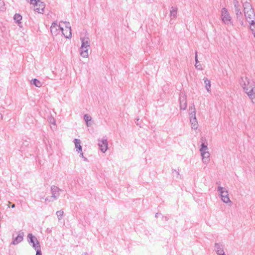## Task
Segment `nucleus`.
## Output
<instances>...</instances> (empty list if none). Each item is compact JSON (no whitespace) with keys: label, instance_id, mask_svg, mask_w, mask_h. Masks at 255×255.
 I'll list each match as a JSON object with an SVG mask.
<instances>
[{"label":"nucleus","instance_id":"obj_40","mask_svg":"<svg viewBox=\"0 0 255 255\" xmlns=\"http://www.w3.org/2000/svg\"><path fill=\"white\" fill-rule=\"evenodd\" d=\"M11 207L12 208H14L15 207V205L14 204H12V206H11Z\"/></svg>","mask_w":255,"mask_h":255},{"label":"nucleus","instance_id":"obj_14","mask_svg":"<svg viewBox=\"0 0 255 255\" xmlns=\"http://www.w3.org/2000/svg\"><path fill=\"white\" fill-rule=\"evenodd\" d=\"M45 8V4L42 1H40L38 4L35 6L34 10L39 13H43Z\"/></svg>","mask_w":255,"mask_h":255},{"label":"nucleus","instance_id":"obj_29","mask_svg":"<svg viewBox=\"0 0 255 255\" xmlns=\"http://www.w3.org/2000/svg\"><path fill=\"white\" fill-rule=\"evenodd\" d=\"M22 19V16L19 14H15L14 15V19L17 22H19Z\"/></svg>","mask_w":255,"mask_h":255},{"label":"nucleus","instance_id":"obj_30","mask_svg":"<svg viewBox=\"0 0 255 255\" xmlns=\"http://www.w3.org/2000/svg\"><path fill=\"white\" fill-rule=\"evenodd\" d=\"M27 1H29V0H27ZM39 0H30V4H33L34 5V6H36L38 4L39 2H40Z\"/></svg>","mask_w":255,"mask_h":255},{"label":"nucleus","instance_id":"obj_23","mask_svg":"<svg viewBox=\"0 0 255 255\" xmlns=\"http://www.w3.org/2000/svg\"><path fill=\"white\" fill-rule=\"evenodd\" d=\"M204 83L205 84V88L207 91L209 92L210 91L211 88V83L210 81L207 78H204Z\"/></svg>","mask_w":255,"mask_h":255},{"label":"nucleus","instance_id":"obj_31","mask_svg":"<svg viewBox=\"0 0 255 255\" xmlns=\"http://www.w3.org/2000/svg\"><path fill=\"white\" fill-rule=\"evenodd\" d=\"M55 200H56V199H54V198H51V196L47 197L45 199V201L46 202H53Z\"/></svg>","mask_w":255,"mask_h":255},{"label":"nucleus","instance_id":"obj_10","mask_svg":"<svg viewBox=\"0 0 255 255\" xmlns=\"http://www.w3.org/2000/svg\"><path fill=\"white\" fill-rule=\"evenodd\" d=\"M180 108L181 110H185L187 108V98L184 95H180L179 98Z\"/></svg>","mask_w":255,"mask_h":255},{"label":"nucleus","instance_id":"obj_15","mask_svg":"<svg viewBox=\"0 0 255 255\" xmlns=\"http://www.w3.org/2000/svg\"><path fill=\"white\" fill-rule=\"evenodd\" d=\"M90 49L89 47H82L81 46L80 47V55L82 57L84 58H87L89 56L88 50Z\"/></svg>","mask_w":255,"mask_h":255},{"label":"nucleus","instance_id":"obj_26","mask_svg":"<svg viewBox=\"0 0 255 255\" xmlns=\"http://www.w3.org/2000/svg\"><path fill=\"white\" fill-rule=\"evenodd\" d=\"M250 25V28L251 30L252 31L253 34H254V36L255 38V21L253 22H248Z\"/></svg>","mask_w":255,"mask_h":255},{"label":"nucleus","instance_id":"obj_21","mask_svg":"<svg viewBox=\"0 0 255 255\" xmlns=\"http://www.w3.org/2000/svg\"><path fill=\"white\" fill-rule=\"evenodd\" d=\"M177 8L172 6L170 9V16L172 18H175L177 16Z\"/></svg>","mask_w":255,"mask_h":255},{"label":"nucleus","instance_id":"obj_25","mask_svg":"<svg viewBox=\"0 0 255 255\" xmlns=\"http://www.w3.org/2000/svg\"><path fill=\"white\" fill-rule=\"evenodd\" d=\"M195 62H196V63L195 64V67L196 69H197L198 70H202V68L201 67V66L200 64H199V61L198 60V58H197V52H195Z\"/></svg>","mask_w":255,"mask_h":255},{"label":"nucleus","instance_id":"obj_28","mask_svg":"<svg viewBox=\"0 0 255 255\" xmlns=\"http://www.w3.org/2000/svg\"><path fill=\"white\" fill-rule=\"evenodd\" d=\"M56 215L58 217V220H61L63 216L64 212L63 211L60 210L56 212Z\"/></svg>","mask_w":255,"mask_h":255},{"label":"nucleus","instance_id":"obj_37","mask_svg":"<svg viewBox=\"0 0 255 255\" xmlns=\"http://www.w3.org/2000/svg\"><path fill=\"white\" fill-rule=\"evenodd\" d=\"M82 255H89L87 252L84 253L82 254Z\"/></svg>","mask_w":255,"mask_h":255},{"label":"nucleus","instance_id":"obj_3","mask_svg":"<svg viewBox=\"0 0 255 255\" xmlns=\"http://www.w3.org/2000/svg\"><path fill=\"white\" fill-rule=\"evenodd\" d=\"M221 19L225 24H231L233 25L232 17L227 9L225 7L223 8L221 10Z\"/></svg>","mask_w":255,"mask_h":255},{"label":"nucleus","instance_id":"obj_2","mask_svg":"<svg viewBox=\"0 0 255 255\" xmlns=\"http://www.w3.org/2000/svg\"><path fill=\"white\" fill-rule=\"evenodd\" d=\"M245 17L248 22L255 21V13L250 3L246 1L243 3Z\"/></svg>","mask_w":255,"mask_h":255},{"label":"nucleus","instance_id":"obj_27","mask_svg":"<svg viewBox=\"0 0 255 255\" xmlns=\"http://www.w3.org/2000/svg\"><path fill=\"white\" fill-rule=\"evenodd\" d=\"M33 84H34L37 87H41L42 86V83L36 79L32 80Z\"/></svg>","mask_w":255,"mask_h":255},{"label":"nucleus","instance_id":"obj_22","mask_svg":"<svg viewBox=\"0 0 255 255\" xmlns=\"http://www.w3.org/2000/svg\"><path fill=\"white\" fill-rule=\"evenodd\" d=\"M200 152L201 153V155H202L203 153H205L208 151V148L207 144H205L204 143H202L201 145V147L199 149Z\"/></svg>","mask_w":255,"mask_h":255},{"label":"nucleus","instance_id":"obj_9","mask_svg":"<svg viewBox=\"0 0 255 255\" xmlns=\"http://www.w3.org/2000/svg\"><path fill=\"white\" fill-rule=\"evenodd\" d=\"M62 23V21L60 22ZM62 23L65 24V29H63V32H61L62 34L67 38H69L71 37V27L69 25V22H62Z\"/></svg>","mask_w":255,"mask_h":255},{"label":"nucleus","instance_id":"obj_1","mask_svg":"<svg viewBox=\"0 0 255 255\" xmlns=\"http://www.w3.org/2000/svg\"><path fill=\"white\" fill-rule=\"evenodd\" d=\"M241 86L255 105V82L249 78L242 77L240 80Z\"/></svg>","mask_w":255,"mask_h":255},{"label":"nucleus","instance_id":"obj_39","mask_svg":"<svg viewBox=\"0 0 255 255\" xmlns=\"http://www.w3.org/2000/svg\"><path fill=\"white\" fill-rule=\"evenodd\" d=\"M83 158H84V160H85V161H87V158H86V157H85L84 156V157H83Z\"/></svg>","mask_w":255,"mask_h":255},{"label":"nucleus","instance_id":"obj_34","mask_svg":"<svg viewBox=\"0 0 255 255\" xmlns=\"http://www.w3.org/2000/svg\"><path fill=\"white\" fill-rule=\"evenodd\" d=\"M80 155L81 157H84L83 153L82 152V149L81 150V151H80Z\"/></svg>","mask_w":255,"mask_h":255},{"label":"nucleus","instance_id":"obj_8","mask_svg":"<svg viewBox=\"0 0 255 255\" xmlns=\"http://www.w3.org/2000/svg\"><path fill=\"white\" fill-rule=\"evenodd\" d=\"M62 190L56 186H52L51 187V198L57 200L60 196Z\"/></svg>","mask_w":255,"mask_h":255},{"label":"nucleus","instance_id":"obj_4","mask_svg":"<svg viewBox=\"0 0 255 255\" xmlns=\"http://www.w3.org/2000/svg\"><path fill=\"white\" fill-rule=\"evenodd\" d=\"M217 191L220 193L221 200L224 203L227 204L231 202L229 197L228 191L225 188L218 186Z\"/></svg>","mask_w":255,"mask_h":255},{"label":"nucleus","instance_id":"obj_33","mask_svg":"<svg viewBox=\"0 0 255 255\" xmlns=\"http://www.w3.org/2000/svg\"><path fill=\"white\" fill-rule=\"evenodd\" d=\"M50 123L53 125H55V121L54 119H52L50 120Z\"/></svg>","mask_w":255,"mask_h":255},{"label":"nucleus","instance_id":"obj_18","mask_svg":"<svg viewBox=\"0 0 255 255\" xmlns=\"http://www.w3.org/2000/svg\"><path fill=\"white\" fill-rule=\"evenodd\" d=\"M74 142L75 148H76V151L79 153L82 149V146L81 145V140L79 139L75 138L74 140Z\"/></svg>","mask_w":255,"mask_h":255},{"label":"nucleus","instance_id":"obj_6","mask_svg":"<svg viewBox=\"0 0 255 255\" xmlns=\"http://www.w3.org/2000/svg\"><path fill=\"white\" fill-rule=\"evenodd\" d=\"M233 4L235 8V12L238 20H241L242 17V12L241 11V5L237 0H233Z\"/></svg>","mask_w":255,"mask_h":255},{"label":"nucleus","instance_id":"obj_19","mask_svg":"<svg viewBox=\"0 0 255 255\" xmlns=\"http://www.w3.org/2000/svg\"><path fill=\"white\" fill-rule=\"evenodd\" d=\"M189 116H190V120L191 119H194L196 118V111L194 107V105H193L191 107L189 108Z\"/></svg>","mask_w":255,"mask_h":255},{"label":"nucleus","instance_id":"obj_36","mask_svg":"<svg viewBox=\"0 0 255 255\" xmlns=\"http://www.w3.org/2000/svg\"><path fill=\"white\" fill-rule=\"evenodd\" d=\"M218 255H225V253H218L217 254Z\"/></svg>","mask_w":255,"mask_h":255},{"label":"nucleus","instance_id":"obj_5","mask_svg":"<svg viewBox=\"0 0 255 255\" xmlns=\"http://www.w3.org/2000/svg\"><path fill=\"white\" fill-rule=\"evenodd\" d=\"M50 31L53 36H57L61 32H63V28L61 26L60 24L58 25L56 22H53L50 27Z\"/></svg>","mask_w":255,"mask_h":255},{"label":"nucleus","instance_id":"obj_38","mask_svg":"<svg viewBox=\"0 0 255 255\" xmlns=\"http://www.w3.org/2000/svg\"><path fill=\"white\" fill-rule=\"evenodd\" d=\"M159 214V213H156V215H155V217L157 218L158 217V215Z\"/></svg>","mask_w":255,"mask_h":255},{"label":"nucleus","instance_id":"obj_16","mask_svg":"<svg viewBox=\"0 0 255 255\" xmlns=\"http://www.w3.org/2000/svg\"><path fill=\"white\" fill-rule=\"evenodd\" d=\"M202 158L203 162L204 164H207L210 161V153L209 151L203 153L201 155Z\"/></svg>","mask_w":255,"mask_h":255},{"label":"nucleus","instance_id":"obj_24","mask_svg":"<svg viewBox=\"0 0 255 255\" xmlns=\"http://www.w3.org/2000/svg\"><path fill=\"white\" fill-rule=\"evenodd\" d=\"M84 119L86 123L87 126L90 127L91 125L90 123H89V122L91 121V117L88 114H85L84 116Z\"/></svg>","mask_w":255,"mask_h":255},{"label":"nucleus","instance_id":"obj_13","mask_svg":"<svg viewBox=\"0 0 255 255\" xmlns=\"http://www.w3.org/2000/svg\"><path fill=\"white\" fill-rule=\"evenodd\" d=\"M24 234L22 232H19L17 236L13 240L12 244L13 245H17L21 242L23 239Z\"/></svg>","mask_w":255,"mask_h":255},{"label":"nucleus","instance_id":"obj_41","mask_svg":"<svg viewBox=\"0 0 255 255\" xmlns=\"http://www.w3.org/2000/svg\"><path fill=\"white\" fill-rule=\"evenodd\" d=\"M135 123H136V125H139L138 123H136V122H135Z\"/></svg>","mask_w":255,"mask_h":255},{"label":"nucleus","instance_id":"obj_11","mask_svg":"<svg viewBox=\"0 0 255 255\" xmlns=\"http://www.w3.org/2000/svg\"><path fill=\"white\" fill-rule=\"evenodd\" d=\"M98 145L101 150L104 153L108 149L107 139L106 138H102L101 140H99Z\"/></svg>","mask_w":255,"mask_h":255},{"label":"nucleus","instance_id":"obj_7","mask_svg":"<svg viewBox=\"0 0 255 255\" xmlns=\"http://www.w3.org/2000/svg\"><path fill=\"white\" fill-rule=\"evenodd\" d=\"M27 238L28 241L32 244V247L35 250L40 248V246L37 239L33 236L32 234H28Z\"/></svg>","mask_w":255,"mask_h":255},{"label":"nucleus","instance_id":"obj_20","mask_svg":"<svg viewBox=\"0 0 255 255\" xmlns=\"http://www.w3.org/2000/svg\"><path fill=\"white\" fill-rule=\"evenodd\" d=\"M190 121L191 124L192 128L194 129H197L198 127V124L196 118L191 119Z\"/></svg>","mask_w":255,"mask_h":255},{"label":"nucleus","instance_id":"obj_32","mask_svg":"<svg viewBox=\"0 0 255 255\" xmlns=\"http://www.w3.org/2000/svg\"><path fill=\"white\" fill-rule=\"evenodd\" d=\"M36 251V255H42V253L40 249H37V250H35Z\"/></svg>","mask_w":255,"mask_h":255},{"label":"nucleus","instance_id":"obj_35","mask_svg":"<svg viewBox=\"0 0 255 255\" xmlns=\"http://www.w3.org/2000/svg\"><path fill=\"white\" fill-rule=\"evenodd\" d=\"M174 172H176V174H177V176H179V172H178V171H177V170H175V169H174V170H173V173Z\"/></svg>","mask_w":255,"mask_h":255},{"label":"nucleus","instance_id":"obj_17","mask_svg":"<svg viewBox=\"0 0 255 255\" xmlns=\"http://www.w3.org/2000/svg\"><path fill=\"white\" fill-rule=\"evenodd\" d=\"M215 251L217 254L225 253L223 250V245L220 243L215 244Z\"/></svg>","mask_w":255,"mask_h":255},{"label":"nucleus","instance_id":"obj_12","mask_svg":"<svg viewBox=\"0 0 255 255\" xmlns=\"http://www.w3.org/2000/svg\"><path fill=\"white\" fill-rule=\"evenodd\" d=\"M80 40L81 41L82 44L81 46L85 48H90V40L88 36H85L84 37H80Z\"/></svg>","mask_w":255,"mask_h":255}]
</instances>
